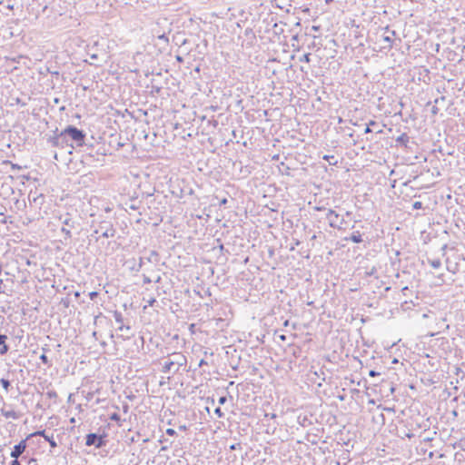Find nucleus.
Instances as JSON below:
<instances>
[{
	"label": "nucleus",
	"instance_id": "f257e3e1",
	"mask_svg": "<svg viewBox=\"0 0 465 465\" xmlns=\"http://www.w3.org/2000/svg\"><path fill=\"white\" fill-rule=\"evenodd\" d=\"M186 357L182 352H173L164 358L162 371L174 374L186 364Z\"/></svg>",
	"mask_w": 465,
	"mask_h": 465
},
{
	"label": "nucleus",
	"instance_id": "f03ea898",
	"mask_svg": "<svg viewBox=\"0 0 465 465\" xmlns=\"http://www.w3.org/2000/svg\"><path fill=\"white\" fill-rule=\"evenodd\" d=\"M65 136L71 137L73 141H74L77 144L81 145L84 139V134L82 131L78 130L74 126H68L65 128L58 137L55 138L56 141L60 139H64Z\"/></svg>",
	"mask_w": 465,
	"mask_h": 465
},
{
	"label": "nucleus",
	"instance_id": "7ed1b4c3",
	"mask_svg": "<svg viewBox=\"0 0 465 465\" xmlns=\"http://www.w3.org/2000/svg\"><path fill=\"white\" fill-rule=\"evenodd\" d=\"M59 221L62 223L61 231L65 235V239L72 237L71 230L74 228L75 222L73 220L69 213L59 216Z\"/></svg>",
	"mask_w": 465,
	"mask_h": 465
},
{
	"label": "nucleus",
	"instance_id": "20e7f679",
	"mask_svg": "<svg viewBox=\"0 0 465 465\" xmlns=\"http://www.w3.org/2000/svg\"><path fill=\"white\" fill-rule=\"evenodd\" d=\"M326 217L329 220V224L331 227L338 229L341 228V223H342V220H341V223H339V214L333 210H329Z\"/></svg>",
	"mask_w": 465,
	"mask_h": 465
},
{
	"label": "nucleus",
	"instance_id": "39448f33",
	"mask_svg": "<svg viewBox=\"0 0 465 465\" xmlns=\"http://www.w3.org/2000/svg\"><path fill=\"white\" fill-rule=\"evenodd\" d=\"M86 446L94 445L96 448L103 446V439L95 433H90L86 436Z\"/></svg>",
	"mask_w": 465,
	"mask_h": 465
},
{
	"label": "nucleus",
	"instance_id": "423d86ee",
	"mask_svg": "<svg viewBox=\"0 0 465 465\" xmlns=\"http://www.w3.org/2000/svg\"><path fill=\"white\" fill-rule=\"evenodd\" d=\"M26 448L25 440H21L17 445L14 447V450L11 452V457L15 459H18Z\"/></svg>",
	"mask_w": 465,
	"mask_h": 465
},
{
	"label": "nucleus",
	"instance_id": "0eeeda50",
	"mask_svg": "<svg viewBox=\"0 0 465 465\" xmlns=\"http://www.w3.org/2000/svg\"><path fill=\"white\" fill-rule=\"evenodd\" d=\"M104 226L103 224L100 226L101 230H102V236L104 237V238H109V237H113L114 235V229L112 227V226H107V223H104Z\"/></svg>",
	"mask_w": 465,
	"mask_h": 465
},
{
	"label": "nucleus",
	"instance_id": "6e6552de",
	"mask_svg": "<svg viewBox=\"0 0 465 465\" xmlns=\"http://www.w3.org/2000/svg\"><path fill=\"white\" fill-rule=\"evenodd\" d=\"M36 435H40V436H43L45 438V440H47L49 443H50V446L52 448H55L57 446L56 442L54 440L53 437H49L48 435L45 434V430H41V431H36L35 433H32L30 435V437H34V436H36Z\"/></svg>",
	"mask_w": 465,
	"mask_h": 465
},
{
	"label": "nucleus",
	"instance_id": "1a4fd4ad",
	"mask_svg": "<svg viewBox=\"0 0 465 465\" xmlns=\"http://www.w3.org/2000/svg\"><path fill=\"white\" fill-rule=\"evenodd\" d=\"M7 339V337L5 335H1L0 334V354L3 355V354H5L8 351V346L5 344V340Z\"/></svg>",
	"mask_w": 465,
	"mask_h": 465
},
{
	"label": "nucleus",
	"instance_id": "9d476101",
	"mask_svg": "<svg viewBox=\"0 0 465 465\" xmlns=\"http://www.w3.org/2000/svg\"><path fill=\"white\" fill-rule=\"evenodd\" d=\"M350 240L356 243L361 242H362L361 234L359 232H355L351 234V236L350 237Z\"/></svg>",
	"mask_w": 465,
	"mask_h": 465
},
{
	"label": "nucleus",
	"instance_id": "9b49d317",
	"mask_svg": "<svg viewBox=\"0 0 465 465\" xmlns=\"http://www.w3.org/2000/svg\"><path fill=\"white\" fill-rule=\"evenodd\" d=\"M428 262L434 269H439L441 266V262L439 259H429Z\"/></svg>",
	"mask_w": 465,
	"mask_h": 465
},
{
	"label": "nucleus",
	"instance_id": "f8f14e48",
	"mask_svg": "<svg viewBox=\"0 0 465 465\" xmlns=\"http://www.w3.org/2000/svg\"><path fill=\"white\" fill-rule=\"evenodd\" d=\"M4 415L5 418H13V419L17 418V415L14 411H5V412H4Z\"/></svg>",
	"mask_w": 465,
	"mask_h": 465
},
{
	"label": "nucleus",
	"instance_id": "ddd939ff",
	"mask_svg": "<svg viewBox=\"0 0 465 465\" xmlns=\"http://www.w3.org/2000/svg\"><path fill=\"white\" fill-rule=\"evenodd\" d=\"M0 382L3 386V388L7 391L9 389V386H10L9 381H7L5 379H1Z\"/></svg>",
	"mask_w": 465,
	"mask_h": 465
},
{
	"label": "nucleus",
	"instance_id": "4468645a",
	"mask_svg": "<svg viewBox=\"0 0 465 465\" xmlns=\"http://www.w3.org/2000/svg\"><path fill=\"white\" fill-rule=\"evenodd\" d=\"M114 319H115L116 322H118L119 324L123 323V317L120 312H114Z\"/></svg>",
	"mask_w": 465,
	"mask_h": 465
},
{
	"label": "nucleus",
	"instance_id": "2eb2a0df",
	"mask_svg": "<svg viewBox=\"0 0 465 465\" xmlns=\"http://www.w3.org/2000/svg\"><path fill=\"white\" fill-rule=\"evenodd\" d=\"M110 420H115V421H119L120 420V415L118 413L114 412V413H113L110 416Z\"/></svg>",
	"mask_w": 465,
	"mask_h": 465
},
{
	"label": "nucleus",
	"instance_id": "dca6fc26",
	"mask_svg": "<svg viewBox=\"0 0 465 465\" xmlns=\"http://www.w3.org/2000/svg\"><path fill=\"white\" fill-rule=\"evenodd\" d=\"M375 124H375V122H372V121H371V122L367 125V127L365 128V131H364V132H365L366 134H368V133H371V132H372V129L371 128V125H375Z\"/></svg>",
	"mask_w": 465,
	"mask_h": 465
},
{
	"label": "nucleus",
	"instance_id": "f3484780",
	"mask_svg": "<svg viewBox=\"0 0 465 465\" xmlns=\"http://www.w3.org/2000/svg\"><path fill=\"white\" fill-rule=\"evenodd\" d=\"M310 56H311L310 54H305L300 60L302 62L309 63L310 62Z\"/></svg>",
	"mask_w": 465,
	"mask_h": 465
},
{
	"label": "nucleus",
	"instance_id": "a211bd4d",
	"mask_svg": "<svg viewBox=\"0 0 465 465\" xmlns=\"http://www.w3.org/2000/svg\"><path fill=\"white\" fill-rule=\"evenodd\" d=\"M129 329H130L129 326H125L123 323L119 324V326H118V330L120 331H124V330L129 331Z\"/></svg>",
	"mask_w": 465,
	"mask_h": 465
},
{
	"label": "nucleus",
	"instance_id": "6ab92c4d",
	"mask_svg": "<svg viewBox=\"0 0 465 465\" xmlns=\"http://www.w3.org/2000/svg\"><path fill=\"white\" fill-rule=\"evenodd\" d=\"M40 360L45 363V364H48L49 361H48V358L45 354H42L40 356Z\"/></svg>",
	"mask_w": 465,
	"mask_h": 465
},
{
	"label": "nucleus",
	"instance_id": "aec40b11",
	"mask_svg": "<svg viewBox=\"0 0 465 465\" xmlns=\"http://www.w3.org/2000/svg\"><path fill=\"white\" fill-rule=\"evenodd\" d=\"M175 430L173 429H167L166 430V434L170 435V436H173L175 435Z\"/></svg>",
	"mask_w": 465,
	"mask_h": 465
},
{
	"label": "nucleus",
	"instance_id": "412c9836",
	"mask_svg": "<svg viewBox=\"0 0 465 465\" xmlns=\"http://www.w3.org/2000/svg\"><path fill=\"white\" fill-rule=\"evenodd\" d=\"M369 375H370L371 377H375V376L380 375V373H379V372H377V371H372V370H371V371H370Z\"/></svg>",
	"mask_w": 465,
	"mask_h": 465
},
{
	"label": "nucleus",
	"instance_id": "4be33fe9",
	"mask_svg": "<svg viewBox=\"0 0 465 465\" xmlns=\"http://www.w3.org/2000/svg\"><path fill=\"white\" fill-rule=\"evenodd\" d=\"M413 207L415 209H419L421 207V203L420 202H415L414 204H413Z\"/></svg>",
	"mask_w": 465,
	"mask_h": 465
},
{
	"label": "nucleus",
	"instance_id": "5701e85b",
	"mask_svg": "<svg viewBox=\"0 0 465 465\" xmlns=\"http://www.w3.org/2000/svg\"><path fill=\"white\" fill-rule=\"evenodd\" d=\"M214 412L219 416V417H222L223 416V413H222V411L220 408H216Z\"/></svg>",
	"mask_w": 465,
	"mask_h": 465
},
{
	"label": "nucleus",
	"instance_id": "b1692460",
	"mask_svg": "<svg viewBox=\"0 0 465 465\" xmlns=\"http://www.w3.org/2000/svg\"><path fill=\"white\" fill-rule=\"evenodd\" d=\"M225 401H226V398H225V397H221V398L219 399V403H220V404H224V403H225Z\"/></svg>",
	"mask_w": 465,
	"mask_h": 465
},
{
	"label": "nucleus",
	"instance_id": "393cba45",
	"mask_svg": "<svg viewBox=\"0 0 465 465\" xmlns=\"http://www.w3.org/2000/svg\"><path fill=\"white\" fill-rule=\"evenodd\" d=\"M159 39L168 42V38L164 35H160Z\"/></svg>",
	"mask_w": 465,
	"mask_h": 465
},
{
	"label": "nucleus",
	"instance_id": "a878e982",
	"mask_svg": "<svg viewBox=\"0 0 465 465\" xmlns=\"http://www.w3.org/2000/svg\"><path fill=\"white\" fill-rule=\"evenodd\" d=\"M11 465H21L20 462L15 459L12 461Z\"/></svg>",
	"mask_w": 465,
	"mask_h": 465
},
{
	"label": "nucleus",
	"instance_id": "bb28decb",
	"mask_svg": "<svg viewBox=\"0 0 465 465\" xmlns=\"http://www.w3.org/2000/svg\"><path fill=\"white\" fill-rule=\"evenodd\" d=\"M96 295H97V292H90L91 299H94Z\"/></svg>",
	"mask_w": 465,
	"mask_h": 465
},
{
	"label": "nucleus",
	"instance_id": "cd10ccee",
	"mask_svg": "<svg viewBox=\"0 0 465 465\" xmlns=\"http://www.w3.org/2000/svg\"><path fill=\"white\" fill-rule=\"evenodd\" d=\"M98 58V55L96 54H91V59L96 60Z\"/></svg>",
	"mask_w": 465,
	"mask_h": 465
},
{
	"label": "nucleus",
	"instance_id": "c85d7f7f",
	"mask_svg": "<svg viewBox=\"0 0 465 465\" xmlns=\"http://www.w3.org/2000/svg\"><path fill=\"white\" fill-rule=\"evenodd\" d=\"M383 39H384V41L391 43V37L390 36H385Z\"/></svg>",
	"mask_w": 465,
	"mask_h": 465
},
{
	"label": "nucleus",
	"instance_id": "c756f323",
	"mask_svg": "<svg viewBox=\"0 0 465 465\" xmlns=\"http://www.w3.org/2000/svg\"><path fill=\"white\" fill-rule=\"evenodd\" d=\"M179 429H180L181 430H186V426H185V425H181V426L179 427Z\"/></svg>",
	"mask_w": 465,
	"mask_h": 465
},
{
	"label": "nucleus",
	"instance_id": "7c9ffc66",
	"mask_svg": "<svg viewBox=\"0 0 465 465\" xmlns=\"http://www.w3.org/2000/svg\"><path fill=\"white\" fill-rule=\"evenodd\" d=\"M323 158L329 161V160H330V158L333 159L334 157H333V156H328V155H325Z\"/></svg>",
	"mask_w": 465,
	"mask_h": 465
},
{
	"label": "nucleus",
	"instance_id": "2f4dec72",
	"mask_svg": "<svg viewBox=\"0 0 465 465\" xmlns=\"http://www.w3.org/2000/svg\"><path fill=\"white\" fill-rule=\"evenodd\" d=\"M280 339H281L282 341H285V339H286V338H285V336H284V335H281V336H280Z\"/></svg>",
	"mask_w": 465,
	"mask_h": 465
},
{
	"label": "nucleus",
	"instance_id": "473e14b6",
	"mask_svg": "<svg viewBox=\"0 0 465 465\" xmlns=\"http://www.w3.org/2000/svg\"><path fill=\"white\" fill-rule=\"evenodd\" d=\"M178 61H182V58L180 56H177Z\"/></svg>",
	"mask_w": 465,
	"mask_h": 465
}]
</instances>
